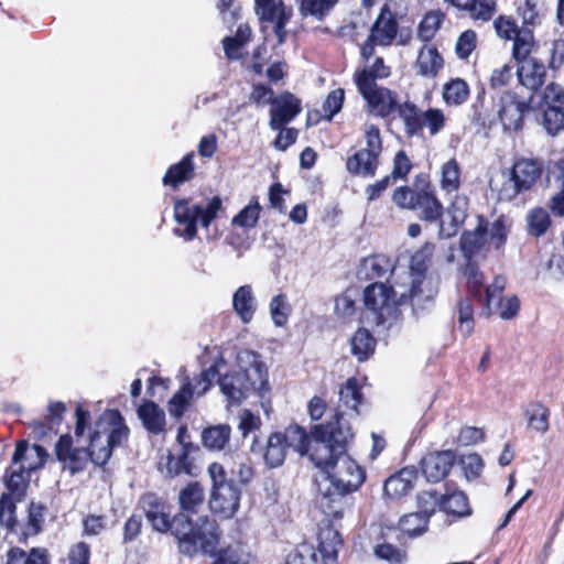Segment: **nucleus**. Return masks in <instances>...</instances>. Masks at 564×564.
<instances>
[{
	"mask_svg": "<svg viewBox=\"0 0 564 564\" xmlns=\"http://www.w3.org/2000/svg\"><path fill=\"white\" fill-rule=\"evenodd\" d=\"M459 332L463 336H469L474 330V307L469 300H460L458 304Z\"/></svg>",
	"mask_w": 564,
	"mask_h": 564,
	"instance_id": "680f3d73",
	"label": "nucleus"
},
{
	"mask_svg": "<svg viewBox=\"0 0 564 564\" xmlns=\"http://www.w3.org/2000/svg\"><path fill=\"white\" fill-rule=\"evenodd\" d=\"M137 414L149 433L158 435L165 432V412L153 401L141 404Z\"/></svg>",
	"mask_w": 564,
	"mask_h": 564,
	"instance_id": "a878e982",
	"label": "nucleus"
},
{
	"mask_svg": "<svg viewBox=\"0 0 564 564\" xmlns=\"http://www.w3.org/2000/svg\"><path fill=\"white\" fill-rule=\"evenodd\" d=\"M232 307L243 324H249L257 311V301L250 285L239 286L232 296Z\"/></svg>",
	"mask_w": 564,
	"mask_h": 564,
	"instance_id": "cd10ccee",
	"label": "nucleus"
},
{
	"mask_svg": "<svg viewBox=\"0 0 564 564\" xmlns=\"http://www.w3.org/2000/svg\"><path fill=\"white\" fill-rule=\"evenodd\" d=\"M442 23V15L432 11L424 15L417 29V36L427 42L434 37Z\"/></svg>",
	"mask_w": 564,
	"mask_h": 564,
	"instance_id": "bf43d9fd",
	"label": "nucleus"
},
{
	"mask_svg": "<svg viewBox=\"0 0 564 564\" xmlns=\"http://www.w3.org/2000/svg\"><path fill=\"white\" fill-rule=\"evenodd\" d=\"M65 412L66 404L64 402L52 401L47 406V412L44 417V421H34L30 424V426L33 429L34 433H36L39 437H43L46 435L47 431H51L55 426L61 424Z\"/></svg>",
	"mask_w": 564,
	"mask_h": 564,
	"instance_id": "c9c22d12",
	"label": "nucleus"
},
{
	"mask_svg": "<svg viewBox=\"0 0 564 564\" xmlns=\"http://www.w3.org/2000/svg\"><path fill=\"white\" fill-rule=\"evenodd\" d=\"M398 34V22L388 4H384L371 30L370 40L379 46L390 45Z\"/></svg>",
	"mask_w": 564,
	"mask_h": 564,
	"instance_id": "5701e85b",
	"label": "nucleus"
},
{
	"mask_svg": "<svg viewBox=\"0 0 564 564\" xmlns=\"http://www.w3.org/2000/svg\"><path fill=\"white\" fill-rule=\"evenodd\" d=\"M352 436L349 422L343 414H335L334 420L325 425L315 426L306 455H310L321 473L329 470L339 460V456L346 455V444Z\"/></svg>",
	"mask_w": 564,
	"mask_h": 564,
	"instance_id": "7ed1b4c3",
	"label": "nucleus"
},
{
	"mask_svg": "<svg viewBox=\"0 0 564 564\" xmlns=\"http://www.w3.org/2000/svg\"><path fill=\"white\" fill-rule=\"evenodd\" d=\"M338 0H300V13L322 20L336 6Z\"/></svg>",
	"mask_w": 564,
	"mask_h": 564,
	"instance_id": "3c124183",
	"label": "nucleus"
},
{
	"mask_svg": "<svg viewBox=\"0 0 564 564\" xmlns=\"http://www.w3.org/2000/svg\"><path fill=\"white\" fill-rule=\"evenodd\" d=\"M318 553L324 564H336L338 549L341 539L338 531L333 528H325L318 534Z\"/></svg>",
	"mask_w": 564,
	"mask_h": 564,
	"instance_id": "473e14b6",
	"label": "nucleus"
},
{
	"mask_svg": "<svg viewBox=\"0 0 564 564\" xmlns=\"http://www.w3.org/2000/svg\"><path fill=\"white\" fill-rule=\"evenodd\" d=\"M416 471L413 468H403L389 477L383 486L384 494L391 498H399L408 494L414 485Z\"/></svg>",
	"mask_w": 564,
	"mask_h": 564,
	"instance_id": "7c9ffc66",
	"label": "nucleus"
},
{
	"mask_svg": "<svg viewBox=\"0 0 564 564\" xmlns=\"http://www.w3.org/2000/svg\"><path fill=\"white\" fill-rule=\"evenodd\" d=\"M82 441L77 442V438L72 435L64 434L55 445L57 459L63 464L64 469L69 470L72 475L83 471L90 462L89 453L82 445Z\"/></svg>",
	"mask_w": 564,
	"mask_h": 564,
	"instance_id": "f8f14e48",
	"label": "nucleus"
},
{
	"mask_svg": "<svg viewBox=\"0 0 564 564\" xmlns=\"http://www.w3.org/2000/svg\"><path fill=\"white\" fill-rule=\"evenodd\" d=\"M362 395L359 391L358 380L356 378H349L347 382L339 390V408H345L337 414H343L344 419L347 415H357L358 405L361 403Z\"/></svg>",
	"mask_w": 564,
	"mask_h": 564,
	"instance_id": "c756f323",
	"label": "nucleus"
},
{
	"mask_svg": "<svg viewBox=\"0 0 564 564\" xmlns=\"http://www.w3.org/2000/svg\"><path fill=\"white\" fill-rule=\"evenodd\" d=\"M366 148L357 151L348 158L346 167L349 173L371 177L375 175L379 165V156L382 152V142L379 129L369 124L365 131Z\"/></svg>",
	"mask_w": 564,
	"mask_h": 564,
	"instance_id": "9d476101",
	"label": "nucleus"
},
{
	"mask_svg": "<svg viewBox=\"0 0 564 564\" xmlns=\"http://www.w3.org/2000/svg\"><path fill=\"white\" fill-rule=\"evenodd\" d=\"M460 185V167L456 160L452 159L441 166V187L446 193L456 192Z\"/></svg>",
	"mask_w": 564,
	"mask_h": 564,
	"instance_id": "09e8293b",
	"label": "nucleus"
},
{
	"mask_svg": "<svg viewBox=\"0 0 564 564\" xmlns=\"http://www.w3.org/2000/svg\"><path fill=\"white\" fill-rule=\"evenodd\" d=\"M7 564H48L44 550L33 549L29 554L14 547L8 552Z\"/></svg>",
	"mask_w": 564,
	"mask_h": 564,
	"instance_id": "8fccbe9b",
	"label": "nucleus"
},
{
	"mask_svg": "<svg viewBox=\"0 0 564 564\" xmlns=\"http://www.w3.org/2000/svg\"><path fill=\"white\" fill-rule=\"evenodd\" d=\"M141 506L154 530L159 532L171 530L173 532L183 554L192 556L199 552L214 553L219 540L218 525L215 520L205 516L193 522L184 513H180L171 520L164 502L152 494L142 497Z\"/></svg>",
	"mask_w": 564,
	"mask_h": 564,
	"instance_id": "f257e3e1",
	"label": "nucleus"
},
{
	"mask_svg": "<svg viewBox=\"0 0 564 564\" xmlns=\"http://www.w3.org/2000/svg\"><path fill=\"white\" fill-rule=\"evenodd\" d=\"M195 175L194 152L187 153L178 163L171 165L163 176V184L177 187Z\"/></svg>",
	"mask_w": 564,
	"mask_h": 564,
	"instance_id": "c85d7f7f",
	"label": "nucleus"
},
{
	"mask_svg": "<svg viewBox=\"0 0 564 564\" xmlns=\"http://www.w3.org/2000/svg\"><path fill=\"white\" fill-rule=\"evenodd\" d=\"M468 209V197L456 195L447 209V218L440 223L438 236L444 239L454 237L467 218Z\"/></svg>",
	"mask_w": 564,
	"mask_h": 564,
	"instance_id": "4be33fe9",
	"label": "nucleus"
},
{
	"mask_svg": "<svg viewBox=\"0 0 564 564\" xmlns=\"http://www.w3.org/2000/svg\"><path fill=\"white\" fill-rule=\"evenodd\" d=\"M469 96V87L460 78L452 79L444 85L442 97L447 106H460Z\"/></svg>",
	"mask_w": 564,
	"mask_h": 564,
	"instance_id": "79ce46f5",
	"label": "nucleus"
},
{
	"mask_svg": "<svg viewBox=\"0 0 564 564\" xmlns=\"http://www.w3.org/2000/svg\"><path fill=\"white\" fill-rule=\"evenodd\" d=\"M454 460L455 456L451 451L429 454L421 462L422 471L427 480L440 481L448 474Z\"/></svg>",
	"mask_w": 564,
	"mask_h": 564,
	"instance_id": "b1692460",
	"label": "nucleus"
},
{
	"mask_svg": "<svg viewBox=\"0 0 564 564\" xmlns=\"http://www.w3.org/2000/svg\"><path fill=\"white\" fill-rule=\"evenodd\" d=\"M193 395L194 391H192V383H184L182 388L169 401L170 414L175 417L182 416Z\"/></svg>",
	"mask_w": 564,
	"mask_h": 564,
	"instance_id": "5fc2aeb1",
	"label": "nucleus"
},
{
	"mask_svg": "<svg viewBox=\"0 0 564 564\" xmlns=\"http://www.w3.org/2000/svg\"><path fill=\"white\" fill-rule=\"evenodd\" d=\"M398 112L409 135H417L423 128H427L430 134L434 137L446 124V117L443 110L438 108H429L421 111L413 102L405 101L398 107Z\"/></svg>",
	"mask_w": 564,
	"mask_h": 564,
	"instance_id": "1a4fd4ad",
	"label": "nucleus"
},
{
	"mask_svg": "<svg viewBox=\"0 0 564 564\" xmlns=\"http://www.w3.org/2000/svg\"><path fill=\"white\" fill-rule=\"evenodd\" d=\"M205 499L204 488L198 482H192L183 488L178 494V502L182 509V513L187 516L191 513H197L202 508Z\"/></svg>",
	"mask_w": 564,
	"mask_h": 564,
	"instance_id": "f704fd0d",
	"label": "nucleus"
},
{
	"mask_svg": "<svg viewBox=\"0 0 564 564\" xmlns=\"http://www.w3.org/2000/svg\"><path fill=\"white\" fill-rule=\"evenodd\" d=\"M488 234L486 221L477 216V226L474 230L465 231L460 237V250L467 261L485 256L488 249Z\"/></svg>",
	"mask_w": 564,
	"mask_h": 564,
	"instance_id": "412c9836",
	"label": "nucleus"
},
{
	"mask_svg": "<svg viewBox=\"0 0 564 564\" xmlns=\"http://www.w3.org/2000/svg\"><path fill=\"white\" fill-rule=\"evenodd\" d=\"M375 554L390 564H403L406 560V553L404 551L389 543L378 545L375 549Z\"/></svg>",
	"mask_w": 564,
	"mask_h": 564,
	"instance_id": "69168bd1",
	"label": "nucleus"
},
{
	"mask_svg": "<svg viewBox=\"0 0 564 564\" xmlns=\"http://www.w3.org/2000/svg\"><path fill=\"white\" fill-rule=\"evenodd\" d=\"M392 271V261L383 254H376L362 260L358 269V276L361 279L372 280L382 278Z\"/></svg>",
	"mask_w": 564,
	"mask_h": 564,
	"instance_id": "2f4dec72",
	"label": "nucleus"
},
{
	"mask_svg": "<svg viewBox=\"0 0 564 564\" xmlns=\"http://www.w3.org/2000/svg\"><path fill=\"white\" fill-rule=\"evenodd\" d=\"M527 224L528 230L531 235L535 237L543 235L550 225L547 212L543 208H534L530 210L527 215Z\"/></svg>",
	"mask_w": 564,
	"mask_h": 564,
	"instance_id": "4d7b16f0",
	"label": "nucleus"
},
{
	"mask_svg": "<svg viewBox=\"0 0 564 564\" xmlns=\"http://www.w3.org/2000/svg\"><path fill=\"white\" fill-rule=\"evenodd\" d=\"M528 424L530 427L540 433H545L549 430L550 411L540 402H534L528 405L524 412Z\"/></svg>",
	"mask_w": 564,
	"mask_h": 564,
	"instance_id": "49530a36",
	"label": "nucleus"
},
{
	"mask_svg": "<svg viewBox=\"0 0 564 564\" xmlns=\"http://www.w3.org/2000/svg\"><path fill=\"white\" fill-rule=\"evenodd\" d=\"M452 6L466 10L471 18L488 21L496 11V0H445Z\"/></svg>",
	"mask_w": 564,
	"mask_h": 564,
	"instance_id": "e433bc0d",
	"label": "nucleus"
},
{
	"mask_svg": "<svg viewBox=\"0 0 564 564\" xmlns=\"http://www.w3.org/2000/svg\"><path fill=\"white\" fill-rule=\"evenodd\" d=\"M509 226L507 220L503 217H499L496 219L489 229V241L488 243L492 245L496 249L501 248L508 237Z\"/></svg>",
	"mask_w": 564,
	"mask_h": 564,
	"instance_id": "0e129e2a",
	"label": "nucleus"
},
{
	"mask_svg": "<svg viewBox=\"0 0 564 564\" xmlns=\"http://www.w3.org/2000/svg\"><path fill=\"white\" fill-rule=\"evenodd\" d=\"M400 530L411 538L423 534L427 528V520L424 514L413 512L405 514L399 521Z\"/></svg>",
	"mask_w": 564,
	"mask_h": 564,
	"instance_id": "864d4df0",
	"label": "nucleus"
},
{
	"mask_svg": "<svg viewBox=\"0 0 564 564\" xmlns=\"http://www.w3.org/2000/svg\"><path fill=\"white\" fill-rule=\"evenodd\" d=\"M437 292L438 288L435 279L431 276H414L409 295L400 293V302L403 303L409 299L413 312L419 314L432 304Z\"/></svg>",
	"mask_w": 564,
	"mask_h": 564,
	"instance_id": "f3484780",
	"label": "nucleus"
},
{
	"mask_svg": "<svg viewBox=\"0 0 564 564\" xmlns=\"http://www.w3.org/2000/svg\"><path fill=\"white\" fill-rule=\"evenodd\" d=\"M531 107L512 93L502 94L495 105L496 112L505 130L518 131L522 128L525 110Z\"/></svg>",
	"mask_w": 564,
	"mask_h": 564,
	"instance_id": "2eb2a0df",
	"label": "nucleus"
},
{
	"mask_svg": "<svg viewBox=\"0 0 564 564\" xmlns=\"http://www.w3.org/2000/svg\"><path fill=\"white\" fill-rule=\"evenodd\" d=\"M357 87L371 111L378 116H388L395 109L397 100L391 91L379 87L371 78L364 79L361 77Z\"/></svg>",
	"mask_w": 564,
	"mask_h": 564,
	"instance_id": "dca6fc26",
	"label": "nucleus"
},
{
	"mask_svg": "<svg viewBox=\"0 0 564 564\" xmlns=\"http://www.w3.org/2000/svg\"><path fill=\"white\" fill-rule=\"evenodd\" d=\"M390 74V68L384 65L383 59L378 57L375 59L373 64L356 74V84L359 85V79L362 77L364 79H369L376 82L378 78H386Z\"/></svg>",
	"mask_w": 564,
	"mask_h": 564,
	"instance_id": "338daca9",
	"label": "nucleus"
},
{
	"mask_svg": "<svg viewBox=\"0 0 564 564\" xmlns=\"http://www.w3.org/2000/svg\"><path fill=\"white\" fill-rule=\"evenodd\" d=\"M188 434L186 426L182 425L178 427L176 441L182 446V454L178 459L175 460L173 455H169L167 469L170 474H181L182 471L188 473L186 460L187 452L192 444L188 441Z\"/></svg>",
	"mask_w": 564,
	"mask_h": 564,
	"instance_id": "c03bdc74",
	"label": "nucleus"
},
{
	"mask_svg": "<svg viewBox=\"0 0 564 564\" xmlns=\"http://www.w3.org/2000/svg\"><path fill=\"white\" fill-rule=\"evenodd\" d=\"M541 174L542 165L539 161L532 159L518 160L512 166L509 178L499 191V198L511 200L519 193L531 189Z\"/></svg>",
	"mask_w": 564,
	"mask_h": 564,
	"instance_id": "9b49d317",
	"label": "nucleus"
},
{
	"mask_svg": "<svg viewBox=\"0 0 564 564\" xmlns=\"http://www.w3.org/2000/svg\"><path fill=\"white\" fill-rule=\"evenodd\" d=\"M256 3L260 19L274 23L278 43H283L286 35L285 25L291 18L292 10L288 9L281 0H256Z\"/></svg>",
	"mask_w": 564,
	"mask_h": 564,
	"instance_id": "a211bd4d",
	"label": "nucleus"
},
{
	"mask_svg": "<svg viewBox=\"0 0 564 564\" xmlns=\"http://www.w3.org/2000/svg\"><path fill=\"white\" fill-rule=\"evenodd\" d=\"M282 435L285 437L288 447H293L301 455L308 453L311 437L307 436L304 429L297 425L290 426Z\"/></svg>",
	"mask_w": 564,
	"mask_h": 564,
	"instance_id": "603ef678",
	"label": "nucleus"
},
{
	"mask_svg": "<svg viewBox=\"0 0 564 564\" xmlns=\"http://www.w3.org/2000/svg\"><path fill=\"white\" fill-rule=\"evenodd\" d=\"M477 45V34L473 30L463 32L455 45L456 54L459 58L466 59L470 56Z\"/></svg>",
	"mask_w": 564,
	"mask_h": 564,
	"instance_id": "e2e57ef3",
	"label": "nucleus"
},
{
	"mask_svg": "<svg viewBox=\"0 0 564 564\" xmlns=\"http://www.w3.org/2000/svg\"><path fill=\"white\" fill-rule=\"evenodd\" d=\"M494 26L499 37L513 41V56L532 52L534 47L532 32L527 29L520 30L512 18L500 15L494 21Z\"/></svg>",
	"mask_w": 564,
	"mask_h": 564,
	"instance_id": "4468645a",
	"label": "nucleus"
},
{
	"mask_svg": "<svg viewBox=\"0 0 564 564\" xmlns=\"http://www.w3.org/2000/svg\"><path fill=\"white\" fill-rule=\"evenodd\" d=\"M238 370L219 375L218 386L229 405H239L252 393L261 398L264 412L269 413V404L264 401L270 391L268 368L261 356L250 349H241L236 355Z\"/></svg>",
	"mask_w": 564,
	"mask_h": 564,
	"instance_id": "f03ea898",
	"label": "nucleus"
},
{
	"mask_svg": "<svg viewBox=\"0 0 564 564\" xmlns=\"http://www.w3.org/2000/svg\"><path fill=\"white\" fill-rule=\"evenodd\" d=\"M129 436V427L118 411H106L97 421L96 430L89 436L87 451L90 462L97 466L105 465L111 457L112 449L123 445Z\"/></svg>",
	"mask_w": 564,
	"mask_h": 564,
	"instance_id": "39448f33",
	"label": "nucleus"
},
{
	"mask_svg": "<svg viewBox=\"0 0 564 564\" xmlns=\"http://www.w3.org/2000/svg\"><path fill=\"white\" fill-rule=\"evenodd\" d=\"M229 425H217L209 427L203 433V443L206 447L215 451L224 449L230 438Z\"/></svg>",
	"mask_w": 564,
	"mask_h": 564,
	"instance_id": "de8ad7c7",
	"label": "nucleus"
},
{
	"mask_svg": "<svg viewBox=\"0 0 564 564\" xmlns=\"http://www.w3.org/2000/svg\"><path fill=\"white\" fill-rule=\"evenodd\" d=\"M549 94H553L556 100V107L536 108L543 111V126L545 130L555 135L564 129V90L551 88Z\"/></svg>",
	"mask_w": 564,
	"mask_h": 564,
	"instance_id": "393cba45",
	"label": "nucleus"
},
{
	"mask_svg": "<svg viewBox=\"0 0 564 564\" xmlns=\"http://www.w3.org/2000/svg\"><path fill=\"white\" fill-rule=\"evenodd\" d=\"M350 345L352 355L364 361L375 351L376 339L367 329L359 328L351 337Z\"/></svg>",
	"mask_w": 564,
	"mask_h": 564,
	"instance_id": "37998d69",
	"label": "nucleus"
},
{
	"mask_svg": "<svg viewBox=\"0 0 564 564\" xmlns=\"http://www.w3.org/2000/svg\"><path fill=\"white\" fill-rule=\"evenodd\" d=\"M505 286L506 280L502 276H496L487 286L485 310L487 314L497 313L502 319H511L518 314L520 303L514 295L501 296Z\"/></svg>",
	"mask_w": 564,
	"mask_h": 564,
	"instance_id": "ddd939ff",
	"label": "nucleus"
},
{
	"mask_svg": "<svg viewBox=\"0 0 564 564\" xmlns=\"http://www.w3.org/2000/svg\"><path fill=\"white\" fill-rule=\"evenodd\" d=\"M443 67V58L431 45H423L415 62L417 73L425 77H434Z\"/></svg>",
	"mask_w": 564,
	"mask_h": 564,
	"instance_id": "72a5a7b5",
	"label": "nucleus"
},
{
	"mask_svg": "<svg viewBox=\"0 0 564 564\" xmlns=\"http://www.w3.org/2000/svg\"><path fill=\"white\" fill-rule=\"evenodd\" d=\"M397 295V291L382 283H373L365 289L367 316L376 324L378 332L389 330L398 324L401 314Z\"/></svg>",
	"mask_w": 564,
	"mask_h": 564,
	"instance_id": "0eeeda50",
	"label": "nucleus"
},
{
	"mask_svg": "<svg viewBox=\"0 0 564 564\" xmlns=\"http://www.w3.org/2000/svg\"><path fill=\"white\" fill-rule=\"evenodd\" d=\"M301 101L290 93L281 94L272 100L269 126L279 130L301 112Z\"/></svg>",
	"mask_w": 564,
	"mask_h": 564,
	"instance_id": "aec40b11",
	"label": "nucleus"
},
{
	"mask_svg": "<svg viewBox=\"0 0 564 564\" xmlns=\"http://www.w3.org/2000/svg\"><path fill=\"white\" fill-rule=\"evenodd\" d=\"M518 62L517 76L519 83L533 91H536L546 79V67L543 62L531 56V53L513 56Z\"/></svg>",
	"mask_w": 564,
	"mask_h": 564,
	"instance_id": "6ab92c4d",
	"label": "nucleus"
},
{
	"mask_svg": "<svg viewBox=\"0 0 564 564\" xmlns=\"http://www.w3.org/2000/svg\"><path fill=\"white\" fill-rule=\"evenodd\" d=\"M208 474L213 484L208 501L212 512L221 519L232 518L240 506V488L232 479L227 478L225 468L219 463L210 464Z\"/></svg>",
	"mask_w": 564,
	"mask_h": 564,
	"instance_id": "6e6552de",
	"label": "nucleus"
},
{
	"mask_svg": "<svg viewBox=\"0 0 564 564\" xmlns=\"http://www.w3.org/2000/svg\"><path fill=\"white\" fill-rule=\"evenodd\" d=\"M413 209L419 210L420 217L427 221H435L443 214V205L441 202L434 194L426 191L419 192V197L416 198Z\"/></svg>",
	"mask_w": 564,
	"mask_h": 564,
	"instance_id": "58836bf2",
	"label": "nucleus"
},
{
	"mask_svg": "<svg viewBox=\"0 0 564 564\" xmlns=\"http://www.w3.org/2000/svg\"><path fill=\"white\" fill-rule=\"evenodd\" d=\"M434 248L435 246L433 243L427 242L412 256L410 265L412 279L414 276H424L423 272L427 268Z\"/></svg>",
	"mask_w": 564,
	"mask_h": 564,
	"instance_id": "13d9d810",
	"label": "nucleus"
},
{
	"mask_svg": "<svg viewBox=\"0 0 564 564\" xmlns=\"http://www.w3.org/2000/svg\"><path fill=\"white\" fill-rule=\"evenodd\" d=\"M291 306L284 295H275L270 302V314L276 326H283L288 322Z\"/></svg>",
	"mask_w": 564,
	"mask_h": 564,
	"instance_id": "052dcab7",
	"label": "nucleus"
},
{
	"mask_svg": "<svg viewBox=\"0 0 564 564\" xmlns=\"http://www.w3.org/2000/svg\"><path fill=\"white\" fill-rule=\"evenodd\" d=\"M362 468L347 454L329 469L316 477L318 492L323 500L336 502L345 495L357 490L365 481Z\"/></svg>",
	"mask_w": 564,
	"mask_h": 564,
	"instance_id": "423d86ee",
	"label": "nucleus"
},
{
	"mask_svg": "<svg viewBox=\"0 0 564 564\" xmlns=\"http://www.w3.org/2000/svg\"><path fill=\"white\" fill-rule=\"evenodd\" d=\"M30 474L22 470L21 467H17L15 464L11 463V466L7 469L6 486L11 497L20 500L24 496V491L29 484Z\"/></svg>",
	"mask_w": 564,
	"mask_h": 564,
	"instance_id": "a19ab883",
	"label": "nucleus"
},
{
	"mask_svg": "<svg viewBox=\"0 0 564 564\" xmlns=\"http://www.w3.org/2000/svg\"><path fill=\"white\" fill-rule=\"evenodd\" d=\"M465 276L467 279V285H468L469 291L475 296L479 295L480 288L484 283L485 276L473 260L467 261V264L465 268Z\"/></svg>",
	"mask_w": 564,
	"mask_h": 564,
	"instance_id": "774afa93",
	"label": "nucleus"
},
{
	"mask_svg": "<svg viewBox=\"0 0 564 564\" xmlns=\"http://www.w3.org/2000/svg\"><path fill=\"white\" fill-rule=\"evenodd\" d=\"M286 443L282 433L276 432L270 435L264 452V460L270 467L282 465L286 456Z\"/></svg>",
	"mask_w": 564,
	"mask_h": 564,
	"instance_id": "ea45409f",
	"label": "nucleus"
},
{
	"mask_svg": "<svg viewBox=\"0 0 564 564\" xmlns=\"http://www.w3.org/2000/svg\"><path fill=\"white\" fill-rule=\"evenodd\" d=\"M260 210L259 203L251 202L232 218L231 224L246 229L253 228L259 220Z\"/></svg>",
	"mask_w": 564,
	"mask_h": 564,
	"instance_id": "6e6d98bb",
	"label": "nucleus"
},
{
	"mask_svg": "<svg viewBox=\"0 0 564 564\" xmlns=\"http://www.w3.org/2000/svg\"><path fill=\"white\" fill-rule=\"evenodd\" d=\"M223 209V202L218 196L207 200L193 198H176L173 205L176 227L173 234L185 241H193L197 237V226L207 229Z\"/></svg>",
	"mask_w": 564,
	"mask_h": 564,
	"instance_id": "20e7f679",
	"label": "nucleus"
},
{
	"mask_svg": "<svg viewBox=\"0 0 564 564\" xmlns=\"http://www.w3.org/2000/svg\"><path fill=\"white\" fill-rule=\"evenodd\" d=\"M12 463L22 470L31 474L32 470L40 468L44 463V453L41 446L33 445L29 447L25 443H19L12 456Z\"/></svg>",
	"mask_w": 564,
	"mask_h": 564,
	"instance_id": "bb28decb",
	"label": "nucleus"
},
{
	"mask_svg": "<svg viewBox=\"0 0 564 564\" xmlns=\"http://www.w3.org/2000/svg\"><path fill=\"white\" fill-rule=\"evenodd\" d=\"M440 507L446 513L458 517L468 516L470 513L468 499L463 491H454L445 495L441 500Z\"/></svg>",
	"mask_w": 564,
	"mask_h": 564,
	"instance_id": "a18cd8bd",
	"label": "nucleus"
},
{
	"mask_svg": "<svg viewBox=\"0 0 564 564\" xmlns=\"http://www.w3.org/2000/svg\"><path fill=\"white\" fill-rule=\"evenodd\" d=\"M213 564H254V558L243 544L235 543L220 549Z\"/></svg>",
	"mask_w": 564,
	"mask_h": 564,
	"instance_id": "4c0bfd02",
	"label": "nucleus"
}]
</instances>
